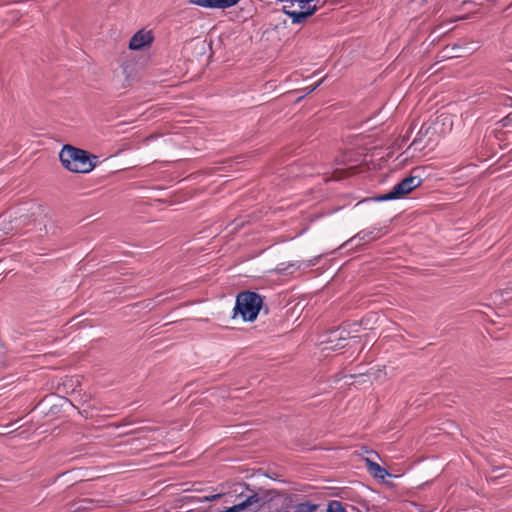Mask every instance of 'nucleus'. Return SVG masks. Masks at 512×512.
<instances>
[{
    "label": "nucleus",
    "instance_id": "obj_1",
    "mask_svg": "<svg viewBox=\"0 0 512 512\" xmlns=\"http://www.w3.org/2000/svg\"><path fill=\"white\" fill-rule=\"evenodd\" d=\"M62 165L73 173H89L96 166L97 157L85 150L65 145L59 154Z\"/></svg>",
    "mask_w": 512,
    "mask_h": 512
},
{
    "label": "nucleus",
    "instance_id": "obj_2",
    "mask_svg": "<svg viewBox=\"0 0 512 512\" xmlns=\"http://www.w3.org/2000/svg\"><path fill=\"white\" fill-rule=\"evenodd\" d=\"M263 306L262 297L251 291H244L237 295L234 307V317L240 315L244 321H254Z\"/></svg>",
    "mask_w": 512,
    "mask_h": 512
},
{
    "label": "nucleus",
    "instance_id": "obj_3",
    "mask_svg": "<svg viewBox=\"0 0 512 512\" xmlns=\"http://www.w3.org/2000/svg\"><path fill=\"white\" fill-rule=\"evenodd\" d=\"M422 179L419 176H408L395 184L387 193L378 197L379 201L400 199L420 186Z\"/></svg>",
    "mask_w": 512,
    "mask_h": 512
},
{
    "label": "nucleus",
    "instance_id": "obj_4",
    "mask_svg": "<svg viewBox=\"0 0 512 512\" xmlns=\"http://www.w3.org/2000/svg\"><path fill=\"white\" fill-rule=\"evenodd\" d=\"M153 34L148 30H139L136 32L129 41V48L131 50H142L149 47L153 42Z\"/></svg>",
    "mask_w": 512,
    "mask_h": 512
},
{
    "label": "nucleus",
    "instance_id": "obj_5",
    "mask_svg": "<svg viewBox=\"0 0 512 512\" xmlns=\"http://www.w3.org/2000/svg\"><path fill=\"white\" fill-rule=\"evenodd\" d=\"M240 0H189L190 4L208 9H226L235 6Z\"/></svg>",
    "mask_w": 512,
    "mask_h": 512
},
{
    "label": "nucleus",
    "instance_id": "obj_6",
    "mask_svg": "<svg viewBox=\"0 0 512 512\" xmlns=\"http://www.w3.org/2000/svg\"><path fill=\"white\" fill-rule=\"evenodd\" d=\"M366 465H367V469L369 471V473L374 477V478H378V479H385L386 477H390L391 474L388 473V471L381 467L378 463L370 460V459H366Z\"/></svg>",
    "mask_w": 512,
    "mask_h": 512
},
{
    "label": "nucleus",
    "instance_id": "obj_7",
    "mask_svg": "<svg viewBox=\"0 0 512 512\" xmlns=\"http://www.w3.org/2000/svg\"><path fill=\"white\" fill-rule=\"evenodd\" d=\"M379 230H362L351 238L350 242H356V244L367 243L379 237Z\"/></svg>",
    "mask_w": 512,
    "mask_h": 512
},
{
    "label": "nucleus",
    "instance_id": "obj_8",
    "mask_svg": "<svg viewBox=\"0 0 512 512\" xmlns=\"http://www.w3.org/2000/svg\"><path fill=\"white\" fill-rule=\"evenodd\" d=\"M255 501H256V496H250V497L246 498L243 502H241L237 505H234L232 507H229L226 510H223L220 512H243Z\"/></svg>",
    "mask_w": 512,
    "mask_h": 512
},
{
    "label": "nucleus",
    "instance_id": "obj_9",
    "mask_svg": "<svg viewBox=\"0 0 512 512\" xmlns=\"http://www.w3.org/2000/svg\"><path fill=\"white\" fill-rule=\"evenodd\" d=\"M313 263L311 262H304V261H296V262H293V263H289L285 268H283L282 270L285 272V273H293L295 270H299L302 266H305V267H310L312 266Z\"/></svg>",
    "mask_w": 512,
    "mask_h": 512
},
{
    "label": "nucleus",
    "instance_id": "obj_10",
    "mask_svg": "<svg viewBox=\"0 0 512 512\" xmlns=\"http://www.w3.org/2000/svg\"><path fill=\"white\" fill-rule=\"evenodd\" d=\"M326 512H346L344 507L342 506L341 502L339 501H331L328 504Z\"/></svg>",
    "mask_w": 512,
    "mask_h": 512
},
{
    "label": "nucleus",
    "instance_id": "obj_11",
    "mask_svg": "<svg viewBox=\"0 0 512 512\" xmlns=\"http://www.w3.org/2000/svg\"><path fill=\"white\" fill-rule=\"evenodd\" d=\"M344 331H333L330 336V342L333 341V339H339L341 341H345L346 338L343 336Z\"/></svg>",
    "mask_w": 512,
    "mask_h": 512
},
{
    "label": "nucleus",
    "instance_id": "obj_12",
    "mask_svg": "<svg viewBox=\"0 0 512 512\" xmlns=\"http://www.w3.org/2000/svg\"><path fill=\"white\" fill-rule=\"evenodd\" d=\"M324 81V78L319 80L317 83H315L314 85L312 86H308V87H305L303 90L305 91V94H310L312 93L314 90H316L321 84L322 82Z\"/></svg>",
    "mask_w": 512,
    "mask_h": 512
},
{
    "label": "nucleus",
    "instance_id": "obj_13",
    "mask_svg": "<svg viewBox=\"0 0 512 512\" xmlns=\"http://www.w3.org/2000/svg\"><path fill=\"white\" fill-rule=\"evenodd\" d=\"M222 496V494H213V495H209V496H204L201 501L202 502H209V501H214L218 498H220Z\"/></svg>",
    "mask_w": 512,
    "mask_h": 512
},
{
    "label": "nucleus",
    "instance_id": "obj_14",
    "mask_svg": "<svg viewBox=\"0 0 512 512\" xmlns=\"http://www.w3.org/2000/svg\"><path fill=\"white\" fill-rule=\"evenodd\" d=\"M507 273L512 277V260L506 265Z\"/></svg>",
    "mask_w": 512,
    "mask_h": 512
},
{
    "label": "nucleus",
    "instance_id": "obj_15",
    "mask_svg": "<svg viewBox=\"0 0 512 512\" xmlns=\"http://www.w3.org/2000/svg\"><path fill=\"white\" fill-rule=\"evenodd\" d=\"M443 120H444V121H446V120H450V118H449V117H443ZM449 123H450V125L452 124V122H451V121H449Z\"/></svg>",
    "mask_w": 512,
    "mask_h": 512
}]
</instances>
